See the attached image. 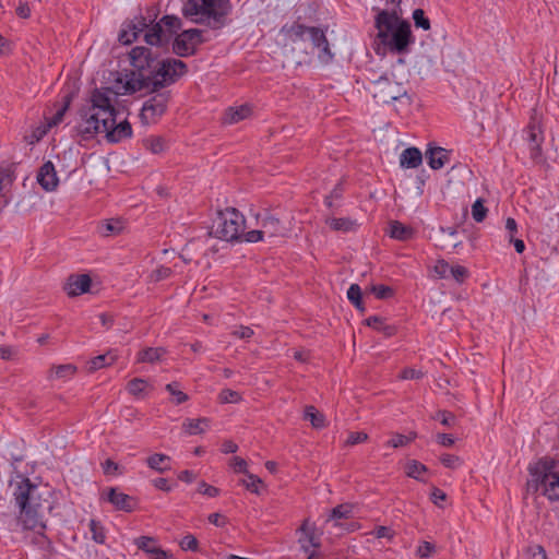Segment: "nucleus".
Instances as JSON below:
<instances>
[{"instance_id": "f257e3e1", "label": "nucleus", "mask_w": 559, "mask_h": 559, "mask_svg": "<svg viewBox=\"0 0 559 559\" xmlns=\"http://www.w3.org/2000/svg\"><path fill=\"white\" fill-rule=\"evenodd\" d=\"M132 69L124 80H116V95L145 91L155 93L176 83L188 72L187 64L175 58L158 59L151 48L136 46L129 53Z\"/></svg>"}, {"instance_id": "f03ea898", "label": "nucleus", "mask_w": 559, "mask_h": 559, "mask_svg": "<svg viewBox=\"0 0 559 559\" xmlns=\"http://www.w3.org/2000/svg\"><path fill=\"white\" fill-rule=\"evenodd\" d=\"M19 478L21 480L13 491L15 502L20 508L19 523L24 530L37 531L38 536L34 540L35 544L50 546L51 543L44 533L47 528L46 514L53 509L50 490L46 487L40 488L27 477L19 476Z\"/></svg>"}, {"instance_id": "7ed1b4c3", "label": "nucleus", "mask_w": 559, "mask_h": 559, "mask_svg": "<svg viewBox=\"0 0 559 559\" xmlns=\"http://www.w3.org/2000/svg\"><path fill=\"white\" fill-rule=\"evenodd\" d=\"M282 48L285 55H290L297 66H300L318 50V58L322 63H329L334 58L331 51L325 29L317 26H307L298 21L285 24L280 29Z\"/></svg>"}, {"instance_id": "20e7f679", "label": "nucleus", "mask_w": 559, "mask_h": 559, "mask_svg": "<svg viewBox=\"0 0 559 559\" xmlns=\"http://www.w3.org/2000/svg\"><path fill=\"white\" fill-rule=\"evenodd\" d=\"M111 93L115 94L111 87H96L91 93L88 105L79 109L80 122L75 127V131L83 140H90L97 133L104 132V129L115 124L117 109L109 96Z\"/></svg>"}, {"instance_id": "39448f33", "label": "nucleus", "mask_w": 559, "mask_h": 559, "mask_svg": "<svg viewBox=\"0 0 559 559\" xmlns=\"http://www.w3.org/2000/svg\"><path fill=\"white\" fill-rule=\"evenodd\" d=\"M374 26L378 29V38L390 51L400 55L408 52L409 46L414 43L411 24L406 20H401L396 10H378Z\"/></svg>"}, {"instance_id": "423d86ee", "label": "nucleus", "mask_w": 559, "mask_h": 559, "mask_svg": "<svg viewBox=\"0 0 559 559\" xmlns=\"http://www.w3.org/2000/svg\"><path fill=\"white\" fill-rule=\"evenodd\" d=\"M231 12L229 0H187L182 13L198 24H205L212 29H219L227 24Z\"/></svg>"}, {"instance_id": "0eeeda50", "label": "nucleus", "mask_w": 559, "mask_h": 559, "mask_svg": "<svg viewBox=\"0 0 559 559\" xmlns=\"http://www.w3.org/2000/svg\"><path fill=\"white\" fill-rule=\"evenodd\" d=\"M556 466V459L543 456L527 467L534 490L543 486V495L551 502L559 501V473L555 471Z\"/></svg>"}, {"instance_id": "6e6552de", "label": "nucleus", "mask_w": 559, "mask_h": 559, "mask_svg": "<svg viewBox=\"0 0 559 559\" xmlns=\"http://www.w3.org/2000/svg\"><path fill=\"white\" fill-rule=\"evenodd\" d=\"M245 216L237 209L227 207L217 212L211 234L226 241L239 240L245 230Z\"/></svg>"}, {"instance_id": "1a4fd4ad", "label": "nucleus", "mask_w": 559, "mask_h": 559, "mask_svg": "<svg viewBox=\"0 0 559 559\" xmlns=\"http://www.w3.org/2000/svg\"><path fill=\"white\" fill-rule=\"evenodd\" d=\"M181 20L175 15H164L158 22L145 33L144 40L151 46H167L178 35L181 28Z\"/></svg>"}, {"instance_id": "9d476101", "label": "nucleus", "mask_w": 559, "mask_h": 559, "mask_svg": "<svg viewBox=\"0 0 559 559\" xmlns=\"http://www.w3.org/2000/svg\"><path fill=\"white\" fill-rule=\"evenodd\" d=\"M372 96L378 103L382 104H390L402 97H407L408 104L412 102L404 84L395 81L388 74L381 75L378 80L372 82Z\"/></svg>"}, {"instance_id": "9b49d317", "label": "nucleus", "mask_w": 559, "mask_h": 559, "mask_svg": "<svg viewBox=\"0 0 559 559\" xmlns=\"http://www.w3.org/2000/svg\"><path fill=\"white\" fill-rule=\"evenodd\" d=\"M154 95L144 102L140 119L143 124L156 123L166 112L171 94L169 91L155 92Z\"/></svg>"}, {"instance_id": "f8f14e48", "label": "nucleus", "mask_w": 559, "mask_h": 559, "mask_svg": "<svg viewBox=\"0 0 559 559\" xmlns=\"http://www.w3.org/2000/svg\"><path fill=\"white\" fill-rule=\"evenodd\" d=\"M204 41L202 31L198 28L186 29L173 40V52L179 57L193 56L197 47Z\"/></svg>"}, {"instance_id": "ddd939ff", "label": "nucleus", "mask_w": 559, "mask_h": 559, "mask_svg": "<svg viewBox=\"0 0 559 559\" xmlns=\"http://www.w3.org/2000/svg\"><path fill=\"white\" fill-rule=\"evenodd\" d=\"M100 500L109 502L118 511L132 512L136 507V499L120 491L116 487L106 488L100 493Z\"/></svg>"}, {"instance_id": "4468645a", "label": "nucleus", "mask_w": 559, "mask_h": 559, "mask_svg": "<svg viewBox=\"0 0 559 559\" xmlns=\"http://www.w3.org/2000/svg\"><path fill=\"white\" fill-rule=\"evenodd\" d=\"M260 224L262 233L270 239L286 237L289 231L280 218L269 212L261 217Z\"/></svg>"}, {"instance_id": "2eb2a0df", "label": "nucleus", "mask_w": 559, "mask_h": 559, "mask_svg": "<svg viewBox=\"0 0 559 559\" xmlns=\"http://www.w3.org/2000/svg\"><path fill=\"white\" fill-rule=\"evenodd\" d=\"M92 278L88 274H72L64 284V292L69 297H76L90 290Z\"/></svg>"}, {"instance_id": "dca6fc26", "label": "nucleus", "mask_w": 559, "mask_h": 559, "mask_svg": "<svg viewBox=\"0 0 559 559\" xmlns=\"http://www.w3.org/2000/svg\"><path fill=\"white\" fill-rule=\"evenodd\" d=\"M37 181L45 191H55L57 189L59 179L51 160H47L40 166L37 174Z\"/></svg>"}, {"instance_id": "f3484780", "label": "nucleus", "mask_w": 559, "mask_h": 559, "mask_svg": "<svg viewBox=\"0 0 559 559\" xmlns=\"http://www.w3.org/2000/svg\"><path fill=\"white\" fill-rule=\"evenodd\" d=\"M106 139L109 143H119L124 139H129L132 135V127L128 120H123L119 123L115 121V124L104 129Z\"/></svg>"}, {"instance_id": "a211bd4d", "label": "nucleus", "mask_w": 559, "mask_h": 559, "mask_svg": "<svg viewBox=\"0 0 559 559\" xmlns=\"http://www.w3.org/2000/svg\"><path fill=\"white\" fill-rule=\"evenodd\" d=\"M450 152L440 146H429L426 152L428 165L432 169H440L449 162Z\"/></svg>"}, {"instance_id": "6ab92c4d", "label": "nucleus", "mask_w": 559, "mask_h": 559, "mask_svg": "<svg viewBox=\"0 0 559 559\" xmlns=\"http://www.w3.org/2000/svg\"><path fill=\"white\" fill-rule=\"evenodd\" d=\"M300 531L302 536L299 538V543L305 551H308L309 547L317 548L320 546L319 535L316 533L314 526L311 525L308 520L304 521Z\"/></svg>"}, {"instance_id": "aec40b11", "label": "nucleus", "mask_w": 559, "mask_h": 559, "mask_svg": "<svg viewBox=\"0 0 559 559\" xmlns=\"http://www.w3.org/2000/svg\"><path fill=\"white\" fill-rule=\"evenodd\" d=\"M325 224L329 225L331 229L342 233L355 231L359 227L358 222L349 217H329L325 219Z\"/></svg>"}, {"instance_id": "412c9836", "label": "nucleus", "mask_w": 559, "mask_h": 559, "mask_svg": "<svg viewBox=\"0 0 559 559\" xmlns=\"http://www.w3.org/2000/svg\"><path fill=\"white\" fill-rule=\"evenodd\" d=\"M527 139L531 145V156L536 158L542 154V142L544 140L540 128L536 124H530L527 127Z\"/></svg>"}, {"instance_id": "4be33fe9", "label": "nucleus", "mask_w": 559, "mask_h": 559, "mask_svg": "<svg viewBox=\"0 0 559 559\" xmlns=\"http://www.w3.org/2000/svg\"><path fill=\"white\" fill-rule=\"evenodd\" d=\"M423 163L421 152L417 147L405 148L400 157V164L405 168H416Z\"/></svg>"}, {"instance_id": "5701e85b", "label": "nucleus", "mask_w": 559, "mask_h": 559, "mask_svg": "<svg viewBox=\"0 0 559 559\" xmlns=\"http://www.w3.org/2000/svg\"><path fill=\"white\" fill-rule=\"evenodd\" d=\"M251 115V107L249 105H241L237 108L229 107L224 115V123L233 124L248 118Z\"/></svg>"}, {"instance_id": "b1692460", "label": "nucleus", "mask_w": 559, "mask_h": 559, "mask_svg": "<svg viewBox=\"0 0 559 559\" xmlns=\"http://www.w3.org/2000/svg\"><path fill=\"white\" fill-rule=\"evenodd\" d=\"M170 461V456L162 453H155L146 459V464L157 473H165L171 468Z\"/></svg>"}, {"instance_id": "393cba45", "label": "nucleus", "mask_w": 559, "mask_h": 559, "mask_svg": "<svg viewBox=\"0 0 559 559\" xmlns=\"http://www.w3.org/2000/svg\"><path fill=\"white\" fill-rule=\"evenodd\" d=\"M365 323L369 328L383 333L388 337L393 336L396 333V328L394 325L386 324L384 319L379 316H371L367 318Z\"/></svg>"}, {"instance_id": "a878e982", "label": "nucleus", "mask_w": 559, "mask_h": 559, "mask_svg": "<svg viewBox=\"0 0 559 559\" xmlns=\"http://www.w3.org/2000/svg\"><path fill=\"white\" fill-rule=\"evenodd\" d=\"M390 236L394 239L406 241L413 238L414 229L405 226L399 221H394L390 224Z\"/></svg>"}, {"instance_id": "bb28decb", "label": "nucleus", "mask_w": 559, "mask_h": 559, "mask_svg": "<svg viewBox=\"0 0 559 559\" xmlns=\"http://www.w3.org/2000/svg\"><path fill=\"white\" fill-rule=\"evenodd\" d=\"M143 146L153 154H160L168 148V142L160 135H151L143 140Z\"/></svg>"}, {"instance_id": "cd10ccee", "label": "nucleus", "mask_w": 559, "mask_h": 559, "mask_svg": "<svg viewBox=\"0 0 559 559\" xmlns=\"http://www.w3.org/2000/svg\"><path fill=\"white\" fill-rule=\"evenodd\" d=\"M165 354L166 349L163 347H146L139 352L138 361L153 364L160 360Z\"/></svg>"}, {"instance_id": "c85d7f7f", "label": "nucleus", "mask_w": 559, "mask_h": 559, "mask_svg": "<svg viewBox=\"0 0 559 559\" xmlns=\"http://www.w3.org/2000/svg\"><path fill=\"white\" fill-rule=\"evenodd\" d=\"M117 359V355L109 350L107 352L106 354H103V355H98L94 358L91 359L90 361V371H96L100 368H104L106 366H110L111 364H114Z\"/></svg>"}, {"instance_id": "c756f323", "label": "nucleus", "mask_w": 559, "mask_h": 559, "mask_svg": "<svg viewBox=\"0 0 559 559\" xmlns=\"http://www.w3.org/2000/svg\"><path fill=\"white\" fill-rule=\"evenodd\" d=\"M209 425L207 418L187 419L182 428L188 435H200L204 432V427Z\"/></svg>"}, {"instance_id": "7c9ffc66", "label": "nucleus", "mask_w": 559, "mask_h": 559, "mask_svg": "<svg viewBox=\"0 0 559 559\" xmlns=\"http://www.w3.org/2000/svg\"><path fill=\"white\" fill-rule=\"evenodd\" d=\"M427 471V466L416 460H411L406 464V475L416 480L424 481L421 474L426 473Z\"/></svg>"}, {"instance_id": "2f4dec72", "label": "nucleus", "mask_w": 559, "mask_h": 559, "mask_svg": "<svg viewBox=\"0 0 559 559\" xmlns=\"http://www.w3.org/2000/svg\"><path fill=\"white\" fill-rule=\"evenodd\" d=\"M304 417L306 420H309L314 428H323L325 426L323 414L318 412L314 406H307Z\"/></svg>"}, {"instance_id": "473e14b6", "label": "nucleus", "mask_w": 559, "mask_h": 559, "mask_svg": "<svg viewBox=\"0 0 559 559\" xmlns=\"http://www.w3.org/2000/svg\"><path fill=\"white\" fill-rule=\"evenodd\" d=\"M88 527L92 533V539L97 544H105L106 534L103 524L99 521L92 519L88 523Z\"/></svg>"}, {"instance_id": "72a5a7b5", "label": "nucleus", "mask_w": 559, "mask_h": 559, "mask_svg": "<svg viewBox=\"0 0 559 559\" xmlns=\"http://www.w3.org/2000/svg\"><path fill=\"white\" fill-rule=\"evenodd\" d=\"M417 437L416 432H411L405 436L402 433H394L390 440L386 441L385 445L391 448H400L408 444Z\"/></svg>"}, {"instance_id": "f704fd0d", "label": "nucleus", "mask_w": 559, "mask_h": 559, "mask_svg": "<svg viewBox=\"0 0 559 559\" xmlns=\"http://www.w3.org/2000/svg\"><path fill=\"white\" fill-rule=\"evenodd\" d=\"M147 381L142 378H134L127 384V390L134 396H140L146 389Z\"/></svg>"}, {"instance_id": "c9c22d12", "label": "nucleus", "mask_w": 559, "mask_h": 559, "mask_svg": "<svg viewBox=\"0 0 559 559\" xmlns=\"http://www.w3.org/2000/svg\"><path fill=\"white\" fill-rule=\"evenodd\" d=\"M134 545L145 554H150L157 545V540L151 536H140L134 539Z\"/></svg>"}, {"instance_id": "e433bc0d", "label": "nucleus", "mask_w": 559, "mask_h": 559, "mask_svg": "<svg viewBox=\"0 0 559 559\" xmlns=\"http://www.w3.org/2000/svg\"><path fill=\"white\" fill-rule=\"evenodd\" d=\"M353 512V507L348 503L340 504L332 509L329 520L348 519Z\"/></svg>"}, {"instance_id": "4c0bfd02", "label": "nucleus", "mask_w": 559, "mask_h": 559, "mask_svg": "<svg viewBox=\"0 0 559 559\" xmlns=\"http://www.w3.org/2000/svg\"><path fill=\"white\" fill-rule=\"evenodd\" d=\"M128 27L133 33V38H138L142 32L148 28V23L146 17L140 15L136 16L133 21H131Z\"/></svg>"}, {"instance_id": "58836bf2", "label": "nucleus", "mask_w": 559, "mask_h": 559, "mask_svg": "<svg viewBox=\"0 0 559 559\" xmlns=\"http://www.w3.org/2000/svg\"><path fill=\"white\" fill-rule=\"evenodd\" d=\"M413 20L417 28L429 31L431 27L430 20L426 16L425 11L423 9H416L413 11Z\"/></svg>"}, {"instance_id": "ea45409f", "label": "nucleus", "mask_w": 559, "mask_h": 559, "mask_svg": "<svg viewBox=\"0 0 559 559\" xmlns=\"http://www.w3.org/2000/svg\"><path fill=\"white\" fill-rule=\"evenodd\" d=\"M487 207L484 205V200L477 199L472 205V216L475 222L480 223L487 216Z\"/></svg>"}, {"instance_id": "a19ab883", "label": "nucleus", "mask_w": 559, "mask_h": 559, "mask_svg": "<svg viewBox=\"0 0 559 559\" xmlns=\"http://www.w3.org/2000/svg\"><path fill=\"white\" fill-rule=\"evenodd\" d=\"M178 382H171L166 385V390L175 399V404L179 405L188 401V395L179 389Z\"/></svg>"}, {"instance_id": "79ce46f5", "label": "nucleus", "mask_w": 559, "mask_h": 559, "mask_svg": "<svg viewBox=\"0 0 559 559\" xmlns=\"http://www.w3.org/2000/svg\"><path fill=\"white\" fill-rule=\"evenodd\" d=\"M179 546L185 551H188V550L198 551L199 550V542L191 534L183 536L179 543Z\"/></svg>"}, {"instance_id": "37998d69", "label": "nucleus", "mask_w": 559, "mask_h": 559, "mask_svg": "<svg viewBox=\"0 0 559 559\" xmlns=\"http://www.w3.org/2000/svg\"><path fill=\"white\" fill-rule=\"evenodd\" d=\"M75 371H76V367L71 364L59 365L52 369L53 376L56 378L71 377L75 373Z\"/></svg>"}, {"instance_id": "c03bdc74", "label": "nucleus", "mask_w": 559, "mask_h": 559, "mask_svg": "<svg viewBox=\"0 0 559 559\" xmlns=\"http://www.w3.org/2000/svg\"><path fill=\"white\" fill-rule=\"evenodd\" d=\"M436 551V546L430 542H421L416 549V556L419 558H429Z\"/></svg>"}, {"instance_id": "a18cd8bd", "label": "nucleus", "mask_w": 559, "mask_h": 559, "mask_svg": "<svg viewBox=\"0 0 559 559\" xmlns=\"http://www.w3.org/2000/svg\"><path fill=\"white\" fill-rule=\"evenodd\" d=\"M451 265L445 260H438L433 272L438 278H448L450 276Z\"/></svg>"}, {"instance_id": "49530a36", "label": "nucleus", "mask_w": 559, "mask_h": 559, "mask_svg": "<svg viewBox=\"0 0 559 559\" xmlns=\"http://www.w3.org/2000/svg\"><path fill=\"white\" fill-rule=\"evenodd\" d=\"M218 399L221 403H238L241 396L237 391L224 389L221 391Z\"/></svg>"}, {"instance_id": "de8ad7c7", "label": "nucleus", "mask_w": 559, "mask_h": 559, "mask_svg": "<svg viewBox=\"0 0 559 559\" xmlns=\"http://www.w3.org/2000/svg\"><path fill=\"white\" fill-rule=\"evenodd\" d=\"M171 273L173 271L170 267L162 265L151 273L150 280L151 282L157 283L159 281L168 278L171 275Z\"/></svg>"}, {"instance_id": "09e8293b", "label": "nucleus", "mask_w": 559, "mask_h": 559, "mask_svg": "<svg viewBox=\"0 0 559 559\" xmlns=\"http://www.w3.org/2000/svg\"><path fill=\"white\" fill-rule=\"evenodd\" d=\"M433 419L439 420L445 427H451L454 425L455 416L448 411H438Z\"/></svg>"}, {"instance_id": "8fccbe9b", "label": "nucleus", "mask_w": 559, "mask_h": 559, "mask_svg": "<svg viewBox=\"0 0 559 559\" xmlns=\"http://www.w3.org/2000/svg\"><path fill=\"white\" fill-rule=\"evenodd\" d=\"M371 290L378 299H388L394 295L393 288L385 285H374Z\"/></svg>"}, {"instance_id": "3c124183", "label": "nucleus", "mask_w": 559, "mask_h": 559, "mask_svg": "<svg viewBox=\"0 0 559 559\" xmlns=\"http://www.w3.org/2000/svg\"><path fill=\"white\" fill-rule=\"evenodd\" d=\"M248 476V480H241V484L248 489L250 490L251 492L253 493H259V489H258V486L260 484H262V480L261 478H259L258 476L253 475V474H246Z\"/></svg>"}, {"instance_id": "603ef678", "label": "nucleus", "mask_w": 559, "mask_h": 559, "mask_svg": "<svg viewBox=\"0 0 559 559\" xmlns=\"http://www.w3.org/2000/svg\"><path fill=\"white\" fill-rule=\"evenodd\" d=\"M347 298L353 305H357L362 299V293L358 284H352L349 286Z\"/></svg>"}, {"instance_id": "864d4df0", "label": "nucleus", "mask_w": 559, "mask_h": 559, "mask_svg": "<svg viewBox=\"0 0 559 559\" xmlns=\"http://www.w3.org/2000/svg\"><path fill=\"white\" fill-rule=\"evenodd\" d=\"M440 461L441 463L448 467V468H456L459 467L461 464H462V461L461 459L457 456V455H454V454H443L441 457H440Z\"/></svg>"}, {"instance_id": "5fc2aeb1", "label": "nucleus", "mask_w": 559, "mask_h": 559, "mask_svg": "<svg viewBox=\"0 0 559 559\" xmlns=\"http://www.w3.org/2000/svg\"><path fill=\"white\" fill-rule=\"evenodd\" d=\"M450 276H452L457 283H463L468 276V271L465 266L455 265L451 267Z\"/></svg>"}, {"instance_id": "6e6d98bb", "label": "nucleus", "mask_w": 559, "mask_h": 559, "mask_svg": "<svg viewBox=\"0 0 559 559\" xmlns=\"http://www.w3.org/2000/svg\"><path fill=\"white\" fill-rule=\"evenodd\" d=\"M198 492L207 497H216L219 493V489L202 480L199 483Z\"/></svg>"}, {"instance_id": "4d7b16f0", "label": "nucleus", "mask_w": 559, "mask_h": 559, "mask_svg": "<svg viewBox=\"0 0 559 559\" xmlns=\"http://www.w3.org/2000/svg\"><path fill=\"white\" fill-rule=\"evenodd\" d=\"M103 471H104V474H106V475H117V474H121L122 473L121 469H120L119 464L114 462L110 459H107L103 463Z\"/></svg>"}, {"instance_id": "13d9d810", "label": "nucleus", "mask_w": 559, "mask_h": 559, "mask_svg": "<svg viewBox=\"0 0 559 559\" xmlns=\"http://www.w3.org/2000/svg\"><path fill=\"white\" fill-rule=\"evenodd\" d=\"M367 440H368V435L366 432H362V431L350 432L346 440V444L347 445H356V444L362 443Z\"/></svg>"}, {"instance_id": "bf43d9fd", "label": "nucleus", "mask_w": 559, "mask_h": 559, "mask_svg": "<svg viewBox=\"0 0 559 559\" xmlns=\"http://www.w3.org/2000/svg\"><path fill=\"white\" fill-rule=\"evenodd\" d=\"M265 234L261 229L250 230L247 233L242 231V236L247 242H258L264 238Z\"/></svg>"}, {"instance_id": "052dcab7", "label": "nucleus", "mask_w": 559, "mask_h": 559, "mask_svg": "<svg viewBox=\"0 0 559 559\" xmlns=\"http://www.w3.org/2000/svg\"><path fill=\"white\" fill-rule=\"evenodd\" d=\"M230 466L234 468V471L236 473H242V474L249 473L247 469V462L239 456H235L231 459Z\"/></svg>"}, {"instance_id": "680f3d73", "label": "nucleus", "mask_w": 559, "mask_h": 559, "mask_svg": "<svg viewBox=\"0 0 559 559\" xmlns=\"http://www.w3.org/2000/svg\"><path fill=\"white\" fill-rule=\"evenodd\" d=\"M372 534L377 537V538H388V539H392L393 536H394V532L392 531V528L388 527V526H377L374 528V531L372 532Z\"/></svg>"}, {"instance_id": "e2e57ef3", "label": "nucleus", "mask_w": 559, "mask_h": 559, "mask_svg": "<svg viewBox=\"0 0 559 559\" xmlns=\"http://www.w3.org/2000/svg\"><path fill=\"white\" fill-rule=\"evenodd\" d=\"M46 132H47L46 128L38 127L32 132V134L29 136H25V140L27 141L28 144H35L43 139V136L46 134Z\"/></svg>"}, {"instance_id": "0e129e2a", "label": "nucleus", "mask_w": 559, "mask_h": 559, "mask_svg": "<svg viewBox=\"0 0 559 559\" xmlns=\"http://www.w3.org/2000/svg\"><path fill=\"white\" fill-rule=\"evenodd\" d=\"M148 556L152 559H173V555L164 549H162L159 546H156L151 550Z\"/></svg>"}, {"instance_id": "69168bd1", "label": "nucleus", "mask_w": 559, "mask_h": 559, "mask_svg": "<svg viewBox=\"0 0 559 559\" xmlns=\"http://www.w3.org/2000/svg\"><path fill=\"white\" fill-rule=\"evenodd\" d=\"M207 520L211 524L217 527H224L227 524V519L221 513H211L207 516Z\"/></svg>"}, {"instance_id": "338daca9", "label": "nucleus", "mask_w": 559, "mask_h": 559, "mask_svg": "<svg viewBox=\"0 0 559 559\" xmlns=\"http://www.w3.org/2000/svg\"><path fill=\"white\" fill-rule=\"evenodd\" d=\"M424 373L420 370L406 368L402 371L401 378L405 380H414L423 378Z\"/></svg>"}, {"instance_id": "774afa93", "label": "nucleus", "mask_w": 559, "mask_h": 559, "mask_svg": "<svg viewBox=\"0 0 559 559\" xmlns=\"http://www.w3.org/2000/svg\"><path fill=\"white\" fill-rule=\"evenodd\" d=\"M528 552H530L528 559H547L546 552L542 546L530 547Z\"/></svg>"}]
</instances>
